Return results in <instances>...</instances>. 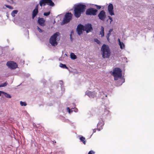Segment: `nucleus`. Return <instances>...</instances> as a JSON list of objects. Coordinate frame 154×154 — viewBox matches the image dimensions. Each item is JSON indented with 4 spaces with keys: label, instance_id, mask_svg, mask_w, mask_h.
I'll return each instance as SVG.
<instances>
[{
    "label": "nucleus",
    "instance_id": "30",
    "mask_svg": "<svg viewBox=\"0 0 154 154\" xmlns=\"http://www.w3.org/2000/svg\"><path fill=\"white\" fill-rule=\"evenodd\" d=\"M37 29L38 30V31L40 32H42L43 31V30L41 29L38 26H37Z\"/></svg>",
    "mask_w": 154,
    "mask_h": 154
},
{
    "label": "nucleus",
    "instance_id": "40",
    "mask_svg": "<svg viewBox=\"0 0 154 154\" xmlns=\"http://www.w3.org/2000/svg\"><path fill=\"white\" fill-rule=\"evenodd\" d=\"M70 38L71 39H72V35L71 34L70 35Z\"/></svg>",
    "mask_w": 154,
    "mask_h": 154
},
{
    "label": "nucleus",
    "instance_id": "25",
    "mask_svg": "<svg viewBox=\"0 0 154 154\" xmlns=\"http://www.w3.org/2000/svg\"><path fill=\"white\" fill-rule=\"evenodd\" d=\"M112 31V30L110 29L108 33H107L106 35V38L108 41H109V37L110 35L111 32Z\"/></svg>",
    "mask_w": 154,
    "mask_h": 154
},
{
    "label": "nucleus",
    "instance_id": "38",
    "mask_svg": "<svg viewBox=\"0 0 154 154\" xmlns=\"http://www.w3.org/2000/svg\"><path fill=\"white\" fill-rule=\"evenodd\" d=\"M53 142V143L54 144H55V143H56V141H52Z\"/></svg>",
    "mask_w": 154,
    "mask_h": 154
},
{
    "label": "nucleus",
    "instance_id": "13",
    "mask_svg": "<svg viewBox=\"0 0 154 154\" xmlns=\"http://www.w3.org/2000/svg\"><path fill=\"white\" fill-rule=\"evenodd\" d=\"M108 12L110 15L112 16L114 15L113 11V7L112 4H110L108 6Z\"/></svg>",
    "mask_w": 154,
    "mask_h": 154
},
{
    "label": "nucleus",
    "instance_id": "18",
    "mask_svg": "<svg viewBox=\"0 0 154 154\" xmlns=\"http://www.w3.org/2000/svg\"><path fill=\"white\" fill-rule=\"evenodd\" d=\"M100 35H101V37L104 36V28L103 26H101L100 28Z\"/></svg>",
    "mask_w": 154,
    "mask_h": 154
},
{
    "label": "nucleus",
    "instance_id": "8",
    "mask_svg": "<svg viewBox=\"0 0 154 154\" xmlns=\"http://www.w3.org/2000/svg\"><path fill=\"white\" fill-rule=\"evenodd\" d=\"M98 110L99 112L103 116H106L109 112V111L105 108L104 106L100 107Z\"/></svg>",
    "mask_w": 154,
    "mask_h": 154
},
{
    "label": "nucleus",
    "instance_id": "32",
    "mask_svg": "<svg viewBox=\"0 0 154 154\" xmlns=\"http://www.w3.org/2000/svg\"><path fill=\"white\" fill-rule=\"evenodd\" d=\"M94 41L98 44H99L100 43V42L97 38L94 39Z\"/></svg>",
    "mask_w": 154,
    "mask_h": 154
},
{
    "label": "nucleus",
    "instance_id": "26",
    "mask_svg": "<svg viewBox=\"0 0 154 154\" xmlns=\"http://www.w3.org/2000/svg\"><path fill=\"white\" fill-rule=\"evenodd\" d=\"M20 104L22 106H25L27 104L25 102H23L22 101H21L20 102Z\"/></svg>",
    "mask_w": 154,
    "mask_h": 154
},
{
    "label": "nucleus",
    "instance_id": "34",
    "mask_svg": "<svg viewBox=\"0 0 154 154\" xmlns=\"http://www.w3.org/2000/svg\"><path fill=\"white\" fill-rule=\"evenodd\" d=\"M32 125H33V128H38V127L36 125V124L35 123H33Z\"/></svg>",
    "mask_w": 154,
    "mask_h": 154
},
{
    "label": "nucleus",
    "instance_id": "35",
    "mask_svg": "<svg viewBox=\"0 0 154 154\" xmlns=\"http://www.w3.org/2000/svg\"><path fill=\"white\" fill-rule=\"evenodd\" d=\"M67 110L68 112L69 113H70L72 111H71L69 107L67 108Z\"/></svg>",
    "mask_w": 154,
    "mask_h": 154
},
{
    "label": "nucleus",
    "instance_id": "16",
    "mask_svg": "<svg viewBox=\"0 0 154 154\" xmlns=\"http://www.w3.org/2000/svg\"><path fill=\"white\" fill-rule=\"evenodd\" d=\"M104 124V123L103 121L101 122H99L97 124V129L99 131H100L101 129H102Z\"/></svg>",
    "mask_w": 154,
    "mask_h": 154
},
{
    "label": "nucleus",
    "instance_id": "33",
    "mask_svg": "<svg viewBox=\"0 0 154 154\" xmlns=\"http://www.w3.org/2000/svg\"><path fill=\"white\" fill-rule=\"evenodd\" d=\"M94 153L95 152L94 151L91 150L88 152V154H94Z\"/></svg>",
    "mask_w": 154,
    "mask_h": 154
},
{
    "label": "nucleus",
    "instance_id": "7",
    "mask_svg": "<svg viewBox=\"0 0 154 154\" xmlns=\"http://www.w3.org/2000/svg\"><path fill=\"white\" fill-rule=\"evenodd\" d=\"M72 14L71 13L68 12L66 13L63 20L64 23H66L69 22L72 19Z\"/></svg>",
    "mask_w": 154,
    "mask_h": 154
},
{
    "label": "nucleus",
    "instance_id": "5",
    "mask_svg": "<svg viewBox=\"0 0 154 154\" xmlns=\"http://www.w3.org/2000/svg\"><path fill=\"white\" fill-rule=\"evenodd\" d=\"M46 4L51 6L54 5V3L51 0H41L39 2L40 5L41 7L45 5Z\"/></svg>",
    "mask_w": 154,
    "mask_h": 154
},
{
    "label": "nucleus",
    "instance_id": "14",
    "mask_svg": "<svg viewBox=\"0 0 154 154\" xmlns=\"http://www.w3.org/2000/svg\"><path fill=\"white\" fill-rule=\"evenodd\" d=\"M86 94L90 98H94L96 96L97 93L95 91L91 92L88 91L86 92Z\"/></svg>",
    "mask_w": 154,
    "mask_h": 154
},
{
    "label": "nucleus",
    "instance_id": "10",
    "mask_svg": "<svg viewBox=\"0 0 154 154\" xmlns=\"http://www.w3.org/2000/svg\"><path fill=\"white\" fill-rule=\"evenodd\" d=\"M82 31H84V26L81 24L78 25L77 28V31L79 35L82 34Z\"/></svg>",
    "mask_w": 154,
    "mask_h": 154
},
{
    "label": "nucleus",
    "instance_id": "29",
    "mask_svg": "<svg viewBox=\"0 0 154 154\" xmlns=\"http://www.w3.org/2000/svg\"><path fill=\"white\" fill-rule=\"evenodd\" d=\"M50 11L47 12H45L44 13V15L45 16H48L50 14Z\"/></svg>",
    "mask_w": 154,
    "mask_h": 154
},
{
    "label": "nucleus",
    "instance_id": "15",
    "mask_svg": "<svg viewBox=\"0 0 154 154\" xmlns=\"http://www.w3.org/2000/svg\"><path fill=\"white\" fill-rule=\"evenodd\" d=\"M38 5L35 7V8L33 10L32 12V18L34 19L38 13Z\"/></svg>",
    "mask_w": 154,
    "mask_h": 154
},
{
    "label": "nucleus",
    "instance_id": "27",
    "mask_svg": "<svg viewBox=\"0 0 154 154\" xmlns=\"http://www.w3.org/2000/svg\"><path fill=\"white\" fill-rule=\"evenodd\" d=\"M8 83L7 82H5L4 83L2 84L1 85H0V87H5L7 85Z\"/></svg>",
    "mask_w": 154,
    "mask_h": 154
},
{
    "label": "nucleus",
    "instance_id": "6",
    "mask_svg": "<svg viewBox=\"0 0 154 154\" xmlns=\"http://www.w3.org/2000/svg\"><path fill=\"white\" fill-rule=\"evenodd\" d=\"M97 10L94 8H90L88 9L86 11V14L88 15H95L97 14Z\"/></svg>",
    "mask_w": 154,
    "mask_h": 154
},
{
    "label": "nucleus",
    "instance_id": "37",
    "mask_svg": "<svg viewBox=\"0 0 154 154\" xmlns=\"http://www.w3.org/2000/svg\"><path fill=\"white\" fill-rule=\"evenodd\" d=\"M96 129H93V133H95L96 132Z\"/></svg>",
    "mask_w": 154,
    "mask_h": 154
},
{
    "label": "nucleus",
    "instance_id": "19",
    "mask_svg": "<svg viewBox=\"0 0 154 154\" xmlns=\"http://www.w3.org/2000/svg\"><path fill=\"white\" fill-rule=\"evenodd\" d=\"M118 41L119 42V44L120 46V48L122 49L124 48L125 46L124 43L123 42H121L119 38L118 39Z\"/></svg>",
    "mask_w": 154,
    "mask_h": 154
},
{
    "label": "nucleus",
    "instance_id": "36",
    "mask_svg": "<svg viewBox=\"0 0 154 154\" xmlns=\"http://www.w3.org/2000/svg\"><path fill=\"white\" fill-rule=\"evenodd\" d=\"M108 17L109 18V19L111 21H110V23H111V22L112 21V18L111 17L109 16H108Z\"/></svg>",
    "mask_w": 154,
    "mask_h": 154
},
{
    "label": "nucleus",
    "instance_id": "4",
    "mask_svg": "<svg viewBox=\"0 0 154 154\" xmlns=\"http://www.w3.org/2000/svg\"><path fill=\"white\" fill-rule=\"evenodd\" d=\"M59 34V32H57L51 36L50 38V43L52 46H55L57 45V43L56 41V38Z\"/></svg>",
    "mask_w": 154,
    "mask_h": 154
},
{
    "label": "nucleus",
    "instance_id": "28",
    "mask_svg": "<svg viewBox=\"0 0 154 154\" xmlns=\"http://www.w3.org/2000/svg\"><path fill=\"white\" fill-rule=\"evenodd\" d=\"M5 6L6 8H9V9H13V7L11 6L7 5H5Z\"/></svg>",
    "mask_w": 154,
    "mask_h": 154
},
{
    "label": "nucleus",
    "instance_id": "23",
    "mask_svg": "<svg viewBox=\"0 0 154 154\" xmlns=\"http://www.w3.org/2000/svg\"><path fill=\"white\" fill-rule=\"evenodd\" d=\"M18 12V11L17 10H14L11 13V15L13 17H14L15 14H16Z\"/></svg>",
    "mask_w": 154,
    "mask_h": 154
},
{
    "label": "nucleus",
    "instance_id": "2",
    "mask_svg": "<svg viewBox=\"0 0 154 154\" xmlns=\"http://www.w3.org/2000/svg\"><path fill=\"white\" fill-rule=\"evenodd\" d=\"M102 51V57L103 58H109L110 55V49L108 46L103 44L101 49Z\"/></svg>",
    "mask_w": 154,
    "mask_h": 154
},
{
    "label": "nucleus",
    "instance_id": "39",
    "mask_svg": "<svg viewBox=\"0 0 154 154\" xmlns=\"http://www.w3.org/2000/svg\"><path fill=\"white\" fill-rule=\"evenodd\" d=\"M2 91H0V96L1 95V93H2Z\"/></svg>",
    "mask_w": 154,
    "mask_h": 154
},
{
    "label": "nucleus",
    "instance_id": "20",
    "mask_svg": "<svg viewBox=\"0 0 154 154\" xmlns=\"http://www.w3.org/2000/svg\"><path fill=\"white\" fill-rule=\"evenodd\" d=\"M80 139L81 141L84 144H85L86 143V141L85 140V138L83 136L81 137L80 138Z\"/></svg>",
    "mask_w": 154,
    "mask_h": 154
},
{
    "label": "nucleus",
    "instance_id": "24",
    "mask_svg": "<svg viewBox=\"0 0 154 154\" xmlns=\"http://www.w3.org/2000/svg\"><path fill=\"white\" fill-rule=\"evenodd\" d=\"M60 66L63 68L68 69L65 64H63L62 63H60Z\"/></svg>",
    "mask_w": 154,
    "mask_h": 154
},
{
    "label": "nucleus",
    "instance_id": "1",
    "mask_svg": "<svg viewBox=\"0 0 154 154\" xmlns=\"http://www.w3.org/2000/svg\"><path fill=\"white\" fill-rule=\"evenodd\" d=\"M86 8V5L83 4H80L76 5L74 9L75 16L77 18L80 17L81 14L85 11Z\"/></svg>",
    "mask_w": 154,
    "mask_h": 154
},
{
    "label": "nucleus",
    "instance_id": "11",
    "mask_svg": "<svg viewBox=\"0 0 154 154\" xmlns=\"http://www.w3.org/2000/svg\"><path fill=\"white\" fill-rule=\"evenodd\" d=\"M84 31H86L87 33H88L92 30L91 25L90 23L86 24L84 26Z\"/></svg>",
    "mask_w": 154,
    "mask_h": 154
},
{
    "label": "nucleus",
    "instance_id": "12",
    "mask_svg": "<svg viewBox=\"0 0 154 154\" xmlns=\"http://www.w3.org/2000/svg\"><path fill=\"white\" fill-rule=\"evenodd\" d=\"M98 17L100 19L104 20L106 17V13L104 11H101L98 14Z\"/></svg>",
    "mask_w": 154,
    "mask_h": 154
},
{
    "label": "nucleus",
    "instance_id": "9",
    "mask_svg": "<svg viewBox=\"0 0 154 154\" xmlns=\"http://www.w3.org/2000/svg\"><path fill=\"white\" fill-rule=\"evenodd\" d=\"M6 65L9 68L12 69H15L17 67V63L13 61L8 62Z\"/></svg>",
    "mask_w": 154,
    "mask_h": 154
},
{
    "label": "nucleus",
    "instance_id": "21",
    "mask_svg": "<svg viewBox=\"0 0 154 154\" xmlns=\"http://www.w3.org/2000/svg\"><path fill=\"white\" fill-rule=\"evenodd\" d=\"M70 57L73 60L76 59L77 58L76 56L73 53H71Z\"/></svg>",
    "mask_w": 154,
    "mask_h": 154
},
{
    "label": "nucleus",
    "instance_id": "17",
    "mask_svg": "<svg viewBox=\"0 0 154 154\" xmlns=\"http://www.w3.org/2000/svg\"><path fill=\"white\" fill-rule=\"evenodd\" d=\"M45 21L43 18H39L38 22V23L42 26H45Z\"/></svg>",
    "mask_w": 154,
    "mask_h": 154
},
{
    "label": "nucleus",
    "instance_id": "3",
    "mask_svg": "<svg viewBox=\"0 0 154 154\" xmlns=\"http://www.w3.org/2000/svg\"><path fill=\"white\" fill-rule=\"evenodd\" d=\"M113 75L115 80L118 79V78L121 77L122 76V71L119 68H116L113 70Z\"/></svg>",
    "mask_w": 154,
    "mask_h": 154
},
{
    "label": "nucleus",
    "instance_id": "31",
    "mask_svg": "<svg viewBox=\"0 0 154 154\" xmlns=\"http://www.w3.org/2000/svg\"><path fill=\"white\" fill-rule=\"evenodd\" d=\"M95 6L96 7V8L98 9H100L101 8V6H100V5H95Z\"/></svg>",
    "mask_w": 154,
    "mask_h": 154
},
{
    "label": "nucleus",
    "instance_id": "22",
    "mask_svg": "<svg viewBox=\"0 0 154 154\" xmlns=\"http://www.w3.org/2000/svg\"><path fill=\"white\" fill-rule=\"evenodd\" d=\"M2 93L4 94V95L6 97L9 98H11V97L9 94L3 92H2Z\"/></svg>",
    "mask_w": 154,
    "mask_h": 154
}]
</instances>
